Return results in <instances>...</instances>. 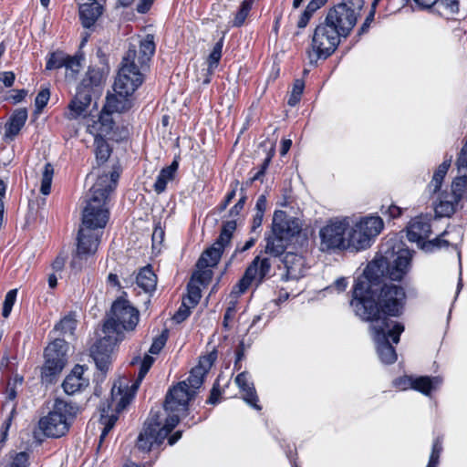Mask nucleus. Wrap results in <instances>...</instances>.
I'll use <instances>...</instances> for the list:
<instances>
[{"instance_id":"obj_48","label":"nucleus","mask_w":467,"mask_h":467,"mask_svg":"<svg viewBox=\"0 0 467 467\" xmlns=\"http://www.w3.org/2000/svg\"><path fill=\"white\" fill-rule=\"evenodd\" d=\"M50 98L49 88H42L35 99L36 111L40 113L43 109L47 106Z\"/></svg>"},{"instance_id":"obj_45","label":"nucleus","mask_w":467,"mask_h":467,"mask_svg":"<svg viewBox=\"0 0 467 467\" xmlns=\"http://www.w3.org/2000/svg\"><path fill=\"white\" fill-rule=\"evenodd\" d=\"M187 290L188 294L182 298V300H186V302L191 304L192 306H197L202 297L200 287L196 285L189 283L187 285Z\"/></svg>"},{"instance_id":"obj_4","label":"nucleus","mask_w":467,"mask_h":467,"mask_svg":"<svg viewBox=\"0 0 467 467\" xmlns=\"http://www.w3.org/2000/svg\"><path fill=\"white\" fill-rule=\"evenodd\" d=\"M168 416L162 424L161 410H151L150 418L144 423L143 430L137 439V447L142 451H150L153 445H161L168 438L169 445H174L182 438V431H177L171 436L169 434L180 421L179 412L166 411Z\"/></svg>"},{"instance_id":"obj_33","label":"nucleus","mask_w":467,"mask_h":467,"mask_svg":"<svg viewBox=\"0 0 467 467\" xmlns=\"http://www.w3.org/2000/svg\"><path fill=\"white\" fill-rule=\"evenodd\" d=\"M109 409H110L109 404H108L107 407H103L100 409L99 421L102 425H104V428H103L102 432L99 437L100 443L104 441V439L107 437L109 432L114 427L117 420H118V414L119 413L117 411V406H116L115 413L109 415Z\"/></svg>"},{"instance_id":"obj_10","label":"nucleus","mask_w":467,"mask_h":467,"mask_svg":"<svg viewBox=\"0 0 467 467\" xmlns=\"http://www.w3.org/2000/svg\"><path fill=\"white\" fill-rule=\"evenodd\" d=\"M136 58L137 50L131 45L122 58L121 67L114 82V90L119 96H131L143 82L141 68Z\"/></svg>"},{"instance_id":"obj_40","label":"nucleus","mask_w":467,"mask_h":467,"mask_svg":"<svg viewBox=\"0 0 467 467\" xmlns=\"http://www.w3.org/2000/svg\"><path fill=\"white\" fill-rule=\"evenodd\" d=\"M76 319L71 316H66L55 326L53 331L62 336H72L74 334V330L76 329Z\"/></svg>"},{"instance_id":"obj_26","label":"nucleus","mask_w":467,"mask_h":467,"mask_svg":"<svg viewBox=\"0 0 467 467\" xmlns=\"http://www.w3.org/2000/svg\"><path fill=\"white\" fill-rule=\"evenodd\" d=\"M366 234L356 223L349 231L347 240V248L353 247L356 250H363L370 246L371 240L364 236Z\"/></svg>"},{"instance_id":"obj_49","label":"nucleus","mask_w":467,"mask_h":467,"mask_svg":"<svg viewBox=\"0 0 467 467\" xmlns=\"http://www.w3.org/2000/svg\"><path fill=\"white\" fill-rule=\"evenodd\" d=\"M238 185H239V181H237V180L231 182V184H230L231 191H229L227 192V194L224 197V200L218 206V209L220 212L224 211L227 208V206L231 203L233 199L235 197Z\"/></svg>"},{"instance_id":"obj_39","label":"nucleus","mask_w":467,"mask_h":467,"mask_svg":"<svg viewBox=\"0 0 467 467\" xmlns=\"http://www.w3.org/2000/svg\"><path fill=\"white\" fill-rule=\"evenodd\" d=\"M447 234V232H443L441 234L437 236L436 238L429 241H423L420 247L427 253H433L437 250H440L442 247H449L450 242L443 239V236Z\"/></svg>"},{"instance_id":"obj_2","label":"nucleus","mask_w":467,"mask_h":467,"mask_svg":"<svg viewBox=\"0 0 467 467\" xmlns=\"http://www.w3.org/2000/svg\"><path fill=\"white\" fill-rule=\"evenodd\" d=\"M119 178V171L113 168L109 173L98 175L96 182L89 190L78 232L77 250L70 263L71 268L77 272L83 268L84 261L98 251L103 229L109 217L106 202L109 193L115 190Z\"/></svg>"},{"instance_id":"obj_28","label":"nucleus","mask_w":467,"mask_h":467,"mask_svg":"<svg viewBox=\"0 0 467 467\" xmlns=\"http://www.w3.org/2000/svg\"><path fill=\"white\" fill-rule=\"evenodd\" d=\"M154 36L150 34L147 35L140 43V56H137L136 62L140 68L147 67V63L150 60L155 53Z\"/></svg>"},{"instance_id":"obj_19","label":"nucleus","mask_w":467,"mask_h":467,"mask_svg":"<svg viewBox=\"0 0 467 467\" xmlns=\"http://www.w3.org/2000/svg\"><path fill=\"white\" fill-rule=\"evenodd\" d=\"M92 94L88 89H82L77 87V92L68 104V115L70 119H76L82 115H86L90 106Z\"/></svg>"},{"instance_id":"obj_5","label":"nucleus","mask_w":467,"mask_h":467,"mask_svg":"<svg viewBox=\"0 0 467 467\" xmlns=\"http://www.w3.org/2000/svg\"><path fill=\"white\" fill-rule=\"evenodd\" d=\"M456 165L460 175L452 181L450 192L444 191L440 194L434 207L437 217H451L457 211L462 199L467 197V136Z\"/></svg>"},{"instance_id":"obj_17","label":"nucleus","mask_w":467,"mask_h":467,"mask_svg":"<svg viewBox=\"0 0 467 467\" xmlns=\"http://www.w3.org/2000/svg\"><path fill=\"white\" fill-rule=\"evenodd\" d=\"M431 233V221L427 216L420 215L413 218L407 227V237L410 242L420 244Z\"/></svg>"},{"instance_id":"obj_60","label":"nucleus","mask_w":467,"mask_h":467,"mask_svg":"<svg viewBox=\"0 0 467 467\" xmlns=\"http://www.w3.org/2000/svg\"><path fill=\"white\" fill-rule=\"evenodd\" d=\"M235 312L236 310L234 303H232V305L229 306L225 310V313L223 315V327L227 331L230 330L231 328L229 322L234 318Z\"/></svg>"},{"instance_id":"obj_54","label":"nucleus","mask_w":467,"mask_h":467,"mask_svg":"<svg viewBox=\"0 0 467 467\" xmlns=\"http://www.w3.org/2000/svg\"><path fill=\"white\" fill-rule=\"evenodd\" d=\"M167 341V335L165 333H162L156 338H154L149 352L153 355H158L161 349L164 348Z\"/></svg>"},{"instance_id":"obj_22","label":"nucleus","mask_w":467,"mask_h":467,"mask_svg":"<svg viewBox=\"0 0 467 467\" xmlns=\"http://www.w3.org/2000/svg\"><path fill=\"white\" fill-rule=\"evenodd\" d=\"M235 383L244 393V401L256 410H261L262 408L258 405V396L254 386L253 383L248 382V373L246 371L239 373L235 378Z\"/></svg>"},{"instance_id":"obj_37","label":"nucleus","mask_w":467,"mask_h":467,"mask_svg":"<svg viewBox=\"0 0 467 467\" xmlns=\"http://www.w3.org/2000/svg\"><path fill=\"white\" fill-rule=\"evenodd\" d=\"M111 114L112 112L106 110L105 108L103 109L99 119V134H98L97 136L104 137L111 134L115 127V121L113 120Z\"/></svg>"},{"instance_id":"obj_11","label":"nucleus","mask_w":467,"mask_h":467,"mask_svg":"<svg viewBox=\"0 0 467 467\" xmlns=\"http://www.w3.org/2000/svg\"><path fill=\"white\" fill-rule=\"evenodd\" d=\"M139 311L130 302L121 297L111 306L110 315L105 320L103 332L116 334L124 337L122 331L134 330L139 322Z\"/></svg>"},{"instance_id":"obj_15","label":"nucleus","mask_w":467,"mask_h":467,"mask_svg":"<svg viewBox=\"0 0 467 467\" xmlns=\"http://www.w3.org/2000/svg\"><path fill=\"white\" fill-rule=\"evenodd\" d=\"M272 269V263L270 258H261L257 255L254 258L251 264L247 266L244 275L235 285L234 289H238V294H244L253 282L256 286H259L265 280L270 278Z\"/></svg>"},{"instance_id":"obj_50","label":"nucleus","mask_w":467,"mask_h":467,"mask_svg":"<svg viewBox=\"0 0 467 467\" xmlns=\"http://www.w3.org/2000/svg\"><path fill=\"white\" fill-rule=\"evenodd\" d=\"M5 467H29V455L26 451H20L15 455L12 462Z\"/></svg>"},{"instance_id":"obj_53","label":"nucleus","mask_w":467,"mask_h":467,"mask_svg":"<svg viewBox=\"0 0 467 467\" xmlns=\"http://www.w3.org/2000/svg\"><path fill=\"white\" fill-rule=\"evenodd\" d=\"M241 194L242 195H241L240 199L238 200V202L229 211L230 217H233V218L237 217L240 214L241 211L244 209V206L247 200V196H246L245 191L243 187L241 188Z\"/></svg>"},{"instance_id":"obj_16","label":"nucleus","mask_w":467,"mask_h":467,"mask_svg":"<svg viewBox=\"0 0 467 467\" xmlns=\"http://www.w3.org/2000/svg\"><path fill=\"white\" fill-rule=\"evenodd\" d=\"M104 337L99 338L91 348L90 356L97 368L104 376L111 363V354L118 342L123 338L116 334L103 332Z\"/></svg>"},{"instance_id":"obj_8","label":"nucleus","mask_w":467,"mask_h":467,"mask_svg":"<svg viewBox=\"0 0 467 467\" xmlns=\"http://www.w3.org/2000/svg\"><path fill=\"white\" fill-rule=\"evenodd\" d=\"M78 411L79 407L76 403L57 398L52 410L39 420L38 427L47 437L59 438L67 432Z\"/></svg>"},{"instance_id":"obj_64","label":"nucleus","mask_w":467,"mask_h":467,"mask_svg":"<svg viewBox=\"0 0 467 467\" xmlns=\"http://www.w3.org/2000/svg\"><path fill=\"white\" fill-rule=\"evenodd\" d=\"M264 214L265 213H255V214L253 218L252 227H251V231H250L251 234H258L259 235L260 231L257 232V230L260 229V227L262 225Z\"/></svg>"},{"instance_id":"obj_38","label":"nucleus","mask_w":467,"mask_h":467,"mask_svg":"<svg viewBox=\"0 0 467 467\" xmlns=\"http://www.w3.org/2000/svg\"><path fill=\"white\" fill-rule=\"evenodd\" d=\"M67 55L61 50H56L48 54L46 69L54 70L61 67H65Z\"/></svg>"},{"instance_id":"obj_51","label":"nucleus","mask_w":467,"mask_h":467,"mask_svg":"<svg viewBox=\"0 0 467 467\" xmlns=\"http://www.w3.org/2000/svg\"><path fill=\"white\" fill-rule=\"evenodd\" d=\"M435 4L439 7L444 8L451 15L458 14L460 10L459 0H437Z\"/></svg>"},{"instance_id":"obj_42","label":"nucleus","mask_w":467,"mask_h":467,"mask_svg":"<svg viewBox=\"0 0 467 467\" xmlns=\"http://www.w3.org/2000/svg\"><path fill=\"white\" fill-rule=\"evenodd\" d=\"M54 168L51 163L47 162L44 166L41 179L40 192L44 195H48L51 190Z\"/></svg>"},{"instance_id":"obj_21","label":"nucleus","mask_w":467,"mask_h":467,"mask_svg":"<svg viewBox=\"0 0 467 467\" xmlns=\"http://www.w3.org/2000/svg\"><path fill=\"white\" fill-rule=\"evenodd\" d=\"M226 246L222 244H217V240L213 244L204 250L196 263L198 269L214 267L218 265L222 254Z\"/></svg>"},{"instance_id":"obj_14","label":"nucleus","mask_w":467,"mask_h":467,"mask_svg":"<svg viewBox=\"0 0 467 467\" xmlns=\"http://www.w3.org/2000/svg\"><path fill=\"white\" fill-rule=\"evenodd\" d=\"M154 362V358L150 355H145L140 362V370L138 373L137 379L131 386L126 385L122 387L121 385L117 386L116 384L113 386L111 389V398L113 401H117V411L121 412L125 410L134 399L135 393L139 389L140 384L149 372Z\"/></svg>"},{"instance_id":"obj_25","label":"nucleus","mask_w":467,"mask_h":467,"mask_svg":"<svg viewBox=\"0 0 467 467\" xmlns=\"http://www.w3.org/2000/svg\"><path fill=\"white\" fill-rule=\"evenodd\" d=\"M357 224L371 241L380 234L384 227L383 220L379 216H367L360 219Z\"/></svg>"},{"instance_id":"obj_30","label":"nucleus","mask_w":467,"mask_h":467,"mask_svg":"<svg viewBox=\"0 0 467 467\" xmlns=\"http://www.w3.org/2000/svg\"><path fill=\"white\" fill-rule=\"evenodd\" d=\"M102 80L103 72L99 68L88 67L86 76L78 87L82 89H88L92 94L94 88L99 87Z\"/></svg>"},{"instance_id":"obj_24","label":"nucleus","mask_w":467,"mask_h":467,"mask_svg":"<svg viewBox=\"0 0 467 467\" xmlns=\"http://www.w3.org/2000/svg\"><path fill=\"white\" fill-rule=\"evenodd\" d=\"M101 14L102 6L96 2L80 5L79 19L81 21V25L85 28H90L95 25Z\"/></svg>"},{"instance_id":"obj_62","label":"nucleus","mask_w":467,"mask_h":467,"mask_svg":"<svg viewBox=\"0 0 467 467\" xmlns=\"http://www.w3.org/2000/svg\"><path fill=\"white\" fill-rule=\"evenodd\" d=\"M348 286V281L345 277L337 278L331 285L326 288L327 291L337 290V292H343Z\"/></svg>"},{"instance_id":"obj_59","label":"nucleus","mask_w":467,"mask_h":467,"mask_svg":"<svg viewBox=\"0 0 467 467\" xmlns=\"http://www.w3.org/2000/svg\"><path fill=\"white\" fill-rule=\"evenodd\" d=\"M200 271L193 275V278L196 279L201 285H206L212 279V271L205 269H199Z\"/></svg>"},{"instance_id":"obj_31","label":"nucleus","mask_w":467,"mask_h":467,"mask_svg":"<svg viewBox=\"0 0 467 467\" xmlns=\"http://www.w3.org/2000/svg\"><path fill=\"white\" fill-rule=\"evenodd\" d=\"M137 285L145 292L153 291L157 284V276L150 266L142 268L136 276Z\"/></svg>"},{"instance_id":"obj_47","label":"nucleus","mask_w":467,"mask_h":467,"mask_svg":"<svg viewBox=\"0 0 467 467\" xmlns=\"http://www.w3.org/2000/svg\"><path fill=\"white\" fill-rule=\"evenodd\" d=\"M81 57L78 56H69L67 55V58L66 61L65 68L67 70V74L70 71V77L75 78L77 74L79 72L81 64H80Z\"/></svg>"},{"instance_id":"obj_36","label":"nucleus","mask_w":467,"mask_h":467,"mask_svg":"<svg viewBox=\"0 0 467 467\" xmlns=\"http://www.w3.org/2000/svg\"><path fill=\"white\" fill-rule=\"evenodd\" d=\"M224 35L223 34L222 37L215 43V45L213 47L212 52L210 53L208 58H207V64L210 75L213 74L214 69L218 67L219 62L222 57V50L223 47V40H224Z\"/></svg>"},{"instance_id":"obj_58","label":"nucleus","mask_w":467,"mask_h":467,"mask_svg":"<svg viewBox=\"0 0 467 467\" xmlns=\"http://www.w3.org/2000/svg\"><path fill=\"white\" fill-rule=\"evenodd\" d=\"M258 239V234H252V236L244 243V245L237 244L234 250V253L232 257L239 253H244L249 249H251L256 243Z\"/></svg>"},{"instance_id":"obj_13","label":"nucleus","mask_w":467,"mask_h":467,"mask_svg":"<svg viewBox=\"0 0 467 467\" xmlns=\"http://www.w3.org/2000/svg\"><path fill=\"white\" fill-rule=\"evenodd\" d=\"M349 228V221L344 219H331L320 229L319 235L323 251L346 249V232Z\"/></svg>"},{"instance_id":"obj_7","label":"nucleus","mask_w":467,"mask_h":467,"mask_svg":"<svg viewBox=\"0 0 467 467\" xmlns=\"http://www.w3.org/2000/svg\"><path fill=\"white\" fill-rule=\"evenodd\" d=\"M206 374V370L202 367L192 368L185 380L179 382L168 390L163 404L164 410L171 412L187 410L189 401L194 399Z\"/></svg>"},{"instance_id":"obj_63","label":"nucleus","mask_w":467,"mask_h":467,"mask_svg":"<svg viewBox=\"0 0 467 467\" xmlns=\"http://www.w3.org/2000/svg\"><path fill=\"white\" fill-rule=\"evenodd\" d=\"M15 79L16 75L12 71H5L0 73V80L6 88H11L14 85Z\"/></svg>"},{"instance_id":"obj_9","label":"nucleus","mask_w":467,"mask_h":467,"mask_svg":"<svg viewBox=\"0 0 467 467\" xmlns=\"http://www.w3.org/2000/svg\"><path fill=\"white\" fill-rule=\"evenodd\" d=\"M372 338L380 361L390 365L397 361L398 356L392 344H398L404 326L400 322L378 321L369 326Z\"/></svg>"},{"instance_id":"obj_61","label":"nucleus","mask_w":467,"mask_h":467,"mask_svg":"<svg viewBox=\"0 0 467 467\" xmlns=\"http://www.w3.org/2000/svg\"><path fill=\"white\" fill-rule=\"evenodd\" d=\"M413 380L412 377H400L394 380V385L400 389H413Z\"/></svg>"},{"instance_id":"obj_46","label":"nucleus","mask_w":467,"mask_h":467,"mask_svg":"<svg viewBox=\"0 0 467 467\" xmlns=\"http://www.w3.org/2000/svg\"><path fill=\"white\" fill-rule=\"evenodd\" d=\"M194 306H192L186 300H182V305L172 317L173 321L177 324L185 321L191 315V309Z\"/></svg>"},{"instance_id":"obj_35","label":"nucleus","mask_w":467,"mask_h":467,"mask_svg":"<svg viewBox=\"0 0 467 467\" xmlns=\"http://www.w3.org/2000/svg\"><path fill=\"white\" fill-rule=\"evenodd\" d=\"M236 227L237 223L235 218L223 222L220 235L216 239L217 244H222L224 246L229 245Z\"/></svg>"},{"instance_id":"obj_55","label":"nucleus","mask_w":467,"mask_h":467,"mask_svg":"<svg viewBox=\"0 0 467 467\" xmlns=\"http://www.w3.org/2000/svg\"><path fill=\"white\" fill-rule=\"evenodd\" d=\"M442 451V440L440 437H437L432 443L431 453L430 455L429 461H434V462L439 463L440 455Z\"/></svg>"},{"instance_id":"obj_29","label":"nucleus","mask_w":467,"mask_h":467,"mask_svg":"<svg viewBox=\"0 0 467 467\" xmlns=\"http://www.w3.org/2000/svg\"><path fill=\"white\" fill-rule=\"evenodd\" d=\"M94 154L96 158V166H93V171L99 168L107 162L111 155L112 148L107 140L101 136H96L94 140Z\"/></svg>"},{"instance_id":"obj_44","label":"nucleus","mask_w":467,"mask_h":467,"mask_svg":"<svg viewBox=\"0 0 467 467\" xmlns=\"http://www.w3.org/2000/svg\"><path fill=\"white\" fill-rule=\"evenodd\" d=\"M17 296V289H11L9 290L5 296L3 303V310H2V316L4 317H8L11 314L12 308L16 303Z\"/></svg>"},{"instance_id":"obj_1","label":"nucleus","mask_w":467,"mask_h":467,"mask_svg":"<svg viewBox=\"0 0 467 467\" xmlns=\"http://www.w3.org/2000/svg\"><path fill=\"white\" fill-rule=\"evenodd\" d=\"M381 256L369 262L363 274L355 280L350 306L361 320L397 322L406 304V293L401 285L389 281H401L410 267L411 254L387 242L380 248Z\"/></svg>"},{"instance_id":"obj_6","label":"nucleus","mask_w":467,"mask_h":467,"mask_svg":"<svg viewBox=\"0 0 467 467\" xmlns=\"http://www.w3.org/2000/svg\"><path fill=\"white\" fill-rule=\"evenodd\" d=\"M300 232L301 226L297 219L289 217L284 211L276 210L273 215L272 230L265 234V253L274 257L282 256L293 238Z\"/></svg>"},{"instance_id":"obj_41","label":"nucleus","mask_w":467,"mask_h":467,"mask_svg":"<svg viewBox=\"0 0 467 467\" xmlns=\"http://www.w3.org/2000/svg\"><path fill=\"white\" fill-rule=\"evenodd\" d=\"M252 3L243 0L238 7V10L236 11L234 15V18L233 20V26L234 27H241L244 26L247 16H249L252 7Z\"/></svg>"},{"instance_id":"obj_23","label":"nucleus","mask_w":467,"mask_h":467,"mask_svg":"<svg viewBox=\"0 0 467 467\" xmlns=\"http://www.w3.org/2000/svg\"><path fill=\"white\" fill-rule=\"evenodd\" d=\"M178 168L179 157H175L169 166L161 170L153 184V190L157 194H161L165 192L168 182L174 180Z\"/></svg>"},{"instance_id":"obj_20","label":"nucleus","mask_w":467,"mask_h":467,"mask_svg":"<svg viewBox=\"0 0 467 467\" xmlns=\"http://www.w3.org/2000/svg\"><path fill=\"white\" fill-rule=\"evenodd\" d=\"M28 114L26 108H20L11 114L9 119L5 125V139L14 140L25 126Z\"/></svg>"},{"instance_id":"obj_12","label":"nucleus","mask_w":467,"mask_h":467,"mask_svg":"<svg viewBox=\"0 0 467 467\" xmlns=\"http://www.w3.org/2000/svg\"><path fill=\"white\" fill-rule=\"evenodd\" d=\"M67 342L62 338H56L45 348V363L41 368L42 382L51 384L57 380L67 362Z\"/></svg>"},{"instance_id":"obj_32","label":"nucleus","mask_w":467,"mask_h":467,"mask_svg":"<svg viewBox=\"0 0 467 467\" xmlns=\"http://www.w3.org/2000/svg\"><path fill=\"white\" fill-rule=\"evenodd\" d=\"M451 163V156L449 159L443 161V162L439 165L437 170L434 171L431 182L428 185V190L431 193H436L440 191L443 179L448 172V170Z\"/></svg>"},{"instance_id":"obj_57","label":"nucleus","mask_w":467,"mask_h":467,"mask_svg":"<svg viewBox=\"0 0 467 467\" xmlns=\"http://www.w3.org/2000/svg\"><path fill=\"white\" fill-rule=\"evenodd\" d=\"M216 358H217V352L215 350L212 351L209 355L203 357L200 360L199 365H197V366L202 367L203 368H205L206 373H208L209 369L211 368V367L213 366V364L216 360Z\"/></svg>"},{"instance_id":"obj_56","label":"nucleus","mask_w":467,"mask_h":467,"mask_svg":"<svg viewBox=\"0 0 467 467\" xmlns=\"http://www.w3.org/2000/svg\"><path fill=\"white\" fill-rule=\"evenodd\" d=\"M222 392L220 389V384L218 382V379L215 380L213 383V386L211 389L210 396L206 400L207 404L215 405L219 402V398L221 396Z\"/></svg>"},{"instance_id":"obj_27","label":"nucleus","mask_w":467,"mask_h":467,"mask_svg":"<svg viewBox=\"0 0 467 467\" xmlns=\"http://www.w3.org/2000/svg\"><path fill=\"white\" fill-rule=\"evenodd\" d=\"M130 96H119L118 93L107 96L105 109L110 112L123 113L132 107V101Z\"/></svg>"},{"instance_id":"obj_3","label":"nucleus","mask_w":467,"mask_h":467,"mask_svg":"<svg viewBox=\"0 0 467 467\" xmlns=\"http://www.w3.org/2000/svg\"><path fill=\"white\" fill-rule=\"evenodd\" d=\"M364 0H341L330 7L315 28L311 50L307 51L309 64L317 66L319 59L326 60L334 54L341 42L355 27L364 6Z\"/></svg>"},{"instance_id":"obj_52","label":"nucleus","mask_w":467,"mask_h":467,"mask_svg":"<svg viewBox=\"0 0 467 467\" xmlns=\"http://www.w3.org/2000/svg\"><path fill=\"white\" fill-rule=\"evenodd\" d=\"M380 212L384 216H388L389 220L399 218L402 213V209L395 204L388 206L381 205Z\"/></svg>"},{"instance_id":"obj_34","label":"nucleus","mask_w":467,"mask_h":467,"mask_svg":"<svg viewBox=\"0 0 467 467\" xmlns=\"http://www.w3.org/2000/svg\"><path fill=\"white\" fill-rule=\"evenodd\" d=\"M441 382L439 377L421 376L415 378L413 380V389L430 395L431 392L436 389V386Z\"/></svg>"},{"instance_id":"obj_43","label":"nucleus","mask_w":467,"mask_h":467,"mask_svg":"<svg viewBox=\"0 0 467 467\" xmlns=\"http://www.w3.org/2000/svg\"><path fill=\"white\" fill-rule=\"evenodd\" d=\"M305 88V82L303 79H296L293 84V88L290 97L287 100V104L291 107H295L301 99Z\"/></svg>"},{"instance_id":"obj_18","label":"nucleus","mask_w":467,"mask_h":467,"mask_svg":"<svg viewBox=\"0 0 467 467\" xmlns=\"http://www.w3.org/2000/svg\"><path fill=\"white\" fill-rule=\"evenodd\" d=\"M87 369L85 366L78 364L73 368L62 383L63 389L67 394L73 395L88 386L89 379L84 377V372Z\"/></svg>"}]
</instances>
